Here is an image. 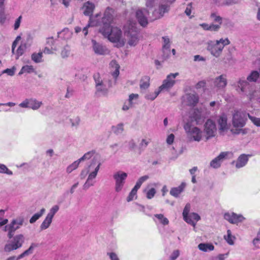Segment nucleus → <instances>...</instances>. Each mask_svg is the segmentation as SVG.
Returning <instances> with one entry per match:
<instances>
[{
	"label": "nucleus",
	"mask_w": 260,
	"mask_h": 260,
	"mask_svg": "<svg viewBox=\"0 0 260 260\" xmlns=\"http://www.w3.org/2000/svg\"><path fill=\"white\" fill-rule=\"evenodd\" d=\"M148 14V11L146 9L139 10L136 12V17L139 24L143 26H146L148 24L147 18L146 15Z\"/></svg>",
	"instance_id": "nucleus-16"
},
{
	"label": "nucleus",
	"mask_w": 260,
	"mask_h": 260,
	"mask_svg": "<svg viewBox=\"0 0 260 260\" xmlns=\"http://www.w3.org/2000/svg\"><path fill=\"white\" fill-rule=\"evenodd\" d=\"M12 243L15 246L17 249H19L22 246L24 242V237L22 234H18L12 237Z\"/></svg>",
	"instance_id": "nucleus-21"
},
{
	"label": "nucleus",
	"mask_w": 260,
	"mask_h": 260,
	"mask_svg": "<svg viewBox=\"0 0 260 260\" xmlns=\"http://www.w3.org/2000/svg\"><path fill=\"white\" fill-rule=\"evenodd\" d=\"M72 32L68 28H65L61 31L58 32V38L63 40H69L71 38Z\"/></svg>",
	"instance_id": "nucleus-26"
},
{
	"label": "nucleus",
	"mask_w": 260,
	"mask_h": 260,
	"mask_svg": "<svg viewBox=\"0 0 260 260\" xmlns=\"http://www.w3.org/2000/svg\"><path fill=\"white\" fill-rule=\"evenodd\" d=\"M24 218L23 216H19L12 220L11 223L5 226V231H8V237L11 239L15 231L23 224Z\"/></svg>",
	"instance_id": "nucleus-5"
},
{
	"label": "nucleus",
	"mask_w": 260,
	"mask_h": 260,
	"mask_svg": "<svg viewBox=\"0 0 260 260\" xmlns=\"http://www.w3.org/2000/svg\"><path fill=\"white\" fill-rule=\"evenodd\" d=\"M224 218L232 224H238L245 219V218L242 215L237 214L234 212L225 213L224 214Z\"/></svg>",
	"instance_id": "nucleus-12"
},
{
	"label": "nucleus",
	"mask_w": 260,
	"mask_h": 260,
	"mask_svg": "<svg viewBox=\"0 0 260 260\" xmlns=\"http://www.w3.org/2000/svg\"><path fill=\"white\" fill-rule=\"evenodd\" d=\"M204 131L207 135V140L215 136L217 129L216 126L214 122L212 120L208 119L204 125Z\"/></svg>",
	"instance_id": "nucleus-10"
},
{
	"label": "nucleus",
	"mask_w": 260,
	"mask_h": 260,
	"mask_svg": "<svg viewBox=\"0 0 260 260\" xmlns=\"http://www.w3.org/2000/svg\"><path fill=\"white\" fill-rule=\"evenodd\" d=\"M234 238H235V237H233L232 236L231 231L230 230H228L227 231V235L224 236V239H225L226 241L230 245H233L234 244L233 239H234Z\"/></svg>",
	"instance_id": "nucleus-49"
},
{
	"label": "nucleus",
	"mask_w": 260,
	"mask_h": 260,
	"mask_svg": "<svg viewBox=\"0 0 260 260\" xmlns=\"http://www.w3.org/2000/svg\"><path fill=\"white\" fill-rule=\"evenodd\" d=\"M210 18L213 21L218 23L217 24H220V26H221L222 18L219 15L215 13H212L210 15Z\"/></svg>",
	"instance_id": "nucleus-42"
},
{
	"label": "nucleus",
	"mask_w": 260,
	"mask_h": 260,
	"mask_svg": "<svg viewBox=\"0 0 260 260\" xmlns=\"http://www.w3.org/2000/svg\"><path fill=\"white\" fill-rule=\"evenodd\" d=\"M191 206L189 203L186 204L185 205L184 210L183 211L182 215L183 217V219L188 224L192 225L193 227H195L196 223L193 220H190L188 216L189 215V211L190 210Z\"/></svg>",
	"instance_id": "nucleus-19"
},
{
	"label": "nucleus",
	"mask_w": 260,
	"mask_h": 260,
	"mask_svg": "<svg viewBox=\"0 0 260 260\" xmlns=\"http://www.w3.org/2000/svg\"><path fill=\"white\" fill-rule=\"evenodd\" d=\"M15 69L13 67L12 69H7L2 72V74L6 73L8 75L12 76L15 74Z\"/></svg>",
	"instance_id": "nucleus-62"
},
{
	"label": "nucleus",
	"mask_w": 260,
	"mask_h": 260,
	"mask_svg": "<svg viewBox=\"0 0 260 260\" xmlns=\"http://www.w3.org/2000/svg\"><path fill=\"white\" fill-rule=\"evenodd\" d=\"M149 142L147 141L146 139H142L141 143L139 144V153H141V151L145 149L148 146Z\"/></svg>",
	"instance_id": "nucleus-52"
},
{
	"label": "nucleus",
	"mask_w": 260,
	"mask_h": 260,
	"mask_svg": "<svg viewBox=\"0 0 260 260\" xmlns=\"http://www.w3.org/2000/svg\"><path fill=\"white\" fill-rule=\"evenodd\" d=\"M59 209L58 205H54L50 209L49 213L47 214V216L53 219L54 215L58 212Z\"/></svg>",
	"instance_id": "nucleus-44"
},
{
	"label": "nucleus",
	"mask_w": 260,
	"mask_h": 260,
	"mask_svg": "<svg viewBox=\"0 0 260 260\" xmlns=\"http://www.w3.org/2000/svg\"><path fill=\"white\" fill-rule=\"evenodd\" d=\"M0 173L12 175L13 172L4 164H0Z\"/></svg>",
	"instance_id": "nucleus-50"
},
{
	"label": "nucleus",
	"mask_w": 260,
	"mask_h": 260,
	"mask_svg": "<svg viewBox=\"0 0 260 260\" xmlns=\"http://www.w3.org/2000/svg\"><path fill=\"white\" fill-rule=\"evenodd\" d=\"M231 132L233 135H239L240 134L245 135L247 133V129L242 128H232L231 129Z\"/></svg>",
	"instance_id": "nucleus-43"
},
{
	"label": "nucleus",
	"mask_w": 260,
	"mask_h": 260,
	"mask_svg": "<svg viewBox=\"0 0 260 260\" xmlns=\"http://www.w3.org/2000/svg\"><path fill=\"white\" fill-rule=\"evenodd\" d=\"M95 166H95V168H94V171L91 172L89 174V175L88 176V178H87V179L90 180V181H92V180H93L94 178H95V177H96V176L97 175L98 172L99 171L100 167V166H101V163L99 162L98 164L97 165H95Z\"/></svg>",
	"instance_id": "nucleus-36"
},
{
	"label": "nucleus",
	"mask_w": 260,
	"mask_h": 260,
	"mask_svg": "<svg viewBox=\"0 0 260 260\" xmlns=\"http://www.w3.org/2000/svg\"><path fill=\"white\" fill-rule=\"evenodd\" d=\"M137 191L138 190L134 188L132 189L128 197H127L126 200L127 202H130L134 200L135 197H136L137 195Z\"/></svg>",
	"instance_id": "nucleus-53"
},
{
	"label": "nucleus",
	"mask_w": 260,
	"mask_h": 260,
	"mask_svg": "<svg viewBox=\"0 0 260 260\" xmlns=\"http://www.w3.org/2000/svg\"><path fill=\"white\" fill-rule=\"evenodd\" d=\"M185 185V183L182 182L179 186L172 188L170 191V194L175 198L179 197L180 193L183 191Z\"/></svg>",
	"instance_id": "nucleus-22"
},
{
	"label": "nucleus",
	"mask_w": 260,
	"mask_h": 260,
	"mask_svg": "<svg viewBox=\"0 0 260 260\" xmlns=\"http://www.w3.org/2000/svg\"><path fill=\"white\" fill-rule=\"evenodd\" d=\"M94 153V152L93 151H89L84 154V155L79 159L80 160L81 162L85 160L89 159L93 156Z\"/></svg>",
	"instance_id": "nucleus-54"
},
{
	"label": "nucleus",
	"mask_w": 260,
	"mask_h": 260,
	"mask_svg": "<svg viewBox=\"0 0 260 260\" xmlns=\"http://www.w3.org/2000/svg\"><path fill=\"white\" fill-rule=\"evenodd\" d=\"M247 116L254 125L260 126V118L252 116L249 114H247Z\"/></svg>",
	"instance_id": "nucleus-55"
},
{
	"label": "nucleus",
	"mask_w": 260,
	"mask_h": 260,
	"mask_svg": "<svg viewBox=\"0 0 260 260\" xmlns=\"http://www.w3.org/2000/svg\"><path fill=\"white\" fill-rule=\"evenodd\" d=\"M154 216L156 217L163 225H167L169 224V220L165 217L162 214H155Z\"/></svg>",
	"instance_id": "nucleus-45"
},
{
	"label": "nucleus",
	"mask_w": 260,
	"mask_h": 260,
	"mask_svg": "<svg viewBox=\"0 0 260 260\" xmlns=\"http://www.w3.org/2000/svg\"><path fill=\"white\" fill-rule=\"evenodd\" d=\"M127 177V174L121 171L114 173L113 177L115 181V190L116 192H119L121 191Z\"/></svg>",
	"instance_id": "nucleus-8"
},
{
	"label": "nucleus",
	"mask_w": 260,
	"mask_h": 260,
	"mask_svg": "<svg viewBox=\"0 0 260 260\" xmlns=\"http://www.w3.org/2000/svg\"><path fill=\"white\" fill-rule=\"evenodd\" d=\"M38 246L39 244L38 243H32L28 249L24 251L17 257L16 256H12L8 257L6 260H19L26 256L32 254L34 249Z\"/></svg>",
	"instance_id": "nucleus-14"
},
{
	"label": "nucleus",
	"mask_w": 260,
	"mask_h": 260,
	"mask_svg": "<svg viewBox=\"0 0 260 260\" xmlns=\"http://www.w3.org/2000/svg\"><path fill=\"white\" fill-rule=\"evenodd\" d=\"M112 131L116 135H119L121 134L123 130V123H119L116 125L112 126L111 127Z\"/></svg>",
	"instance_id": "nucleus-34"
},
{
	"label": "nucleus",
	"mask_w": 260,
	"mask_h": 260,
	"mask_svg": "<svg viewBox=\"0 0 260 260\" xmlns=\"http://www.w3.org/2000/svg\"><path fill=\"white\" fill-rule=\"evenodd\" d=\"M94 8V5L93 4L89 2L85 3L83 7L84 14L86 16H90L93 12Z\"/></svg>",
	"instance_id": "nucleus-25"
},
{
	"label": "nucleus",
	"mask_w": 260,
	"mask_h": 260,
	"mask_svg": "<svg viewBox=\"0 0 260 260\" xmlns=\"http://www.w3.org/2000/svg\"><path fill=\"white\" fill-rule=\"evenodd\" d=\"M184 128L190 140L200 142L202 140V132L200 128L195 126H191L189 124L186 123Z\"/></svg>",
	"instance_id": "nucleus-6"
},
{
	"label": "nucleus",
	"mask_w": 260,
	"mask_h": 260,
	"mask_svg": "<svg viewBox=\"0 0 260 260\" xmlns=\"http://www.w3.org/2000/svg\"><path fill=\"white\" fill-rule=\"evenodd\" d=\"M16 249L17 248L12 242L6 244L4 247V250L6 252H10Z\"/></svg>",
	"instance_id": "nucleus-47"
},
{
	"label": "nucleus",
	"mask_w": 260,
	"mask_h": 260,
	"mask_svg": "<svg viewBox=\"0 0 260 260\" xmlns=\"http://www.w3.org/2000/svg\"><path fill=\"white\" fill-rule=\"evenodd\" d=\"M52 218L47 215L46 218L43 220V221L42 222V223H41V224L40 225L41 230H44L48 229L49 227V226L50 225V224L52 222Z\"/></svg>",
	"instance_id": "nucleus-32"
},
{
	"label": "nucleus",
	"mask_w": 260,
	"mask_h": 260,
	"mask_svg": "<svg viewBox=\"0 0 260 260\" xmlns=\"http://www.w3.org/2000/svg\"><path fill=\"white\" fill-rule=\"evenodd\" d=\"M113 19L112 10L107 8L99 24L101 26L100 32L107 38L110 42L118 43L120 46H123L125 44V41L121 39L122 31L121 29L117 27L111 26Z\"/></svg>",
	"instance_id": "nucleus-1"
},
{
	"label": "nucleus",
	"mask_w": 260,
	"mask_h": 260,
	"mask_svg": "<svg viewBox=\"0 0 260 260\" xmlns=\"http://www.w3.org/2000/svg\"><path fill=\"white\" fill-rule=\"evenodd\" d=\"M96 165V161L94 159L92 160L90 165L89 166V170L86 171L85 170H82L80 173V176L81 179H84L87 175L88 172L90 170L91 168H94Z\"/></svg>",
	"instance_id": "nucleus-38"
},
{
	"label": "nucleus",
	"mask_w": 260,
	"mask_h": 260,
	"mask_svg": "<svg viewBox=\"0 0 260 260\" xmlns=\"http://www.w3.org/2000/svg\"><path fill=\"white\" fill-rule=\"evenodd\" d=\"M22 16H20L16 20L14 25V28L15 30H17L20 26V23L21 22Z\"/></svg>",
	"instance_id": "nucleus-64"
},
{
	"label": "nucleus",
	"mask_w": 260,
	"mask_h": 260,
	"mask_svg": "<svg viewBox=\"0 0 260 260\" xmlns=\"http://www.w3.org/2000/svg\"><path fill=\"white\" fill-rule=\"evenodd\" d=\"M45 209L42 208L38 213H35L29 219L30 223H35L38 219H39L45 213Z\"/></svg>",
	"instance_id": "nucleus-33"
},
{
	"label": "nucleus",
	"mask_w": 260,
	"mask_h": 260,
	"mask_svg": "<svg viewBox=\"0 0 260 260\" xmlns=\"http://www.w3.org/2000/svg\"><path fill=\"white\" fill-rule=\"evenodd\" d=\"M228 117L226 114L222 113L219 117L217 120V123L219 126V131L220 133L224 132L229 128V126L228 124Z\"/></svg>",
	"instance_id": "nucleus-15"
},
{
	"label": "nucleus",
	"mask_w": 260,
	"mask_h": 260,
	"mask_svg": "<svg viewBox=\"0 0 260 260\" xmlns=\"http://www.w3.org/2000/svg\"><path fill=\"white\" fill-rule=\"evenodd\" d=\"M94 182L93 181H91L88 179H87L85 183L84 184L83 186V189L84 190H87L88 189L90 186L94 185Z\"/></svg>",
	"instance_id": "nucleus-60"
},
{
	"label": "nucleus",
	"mask_w": 260,
	"mask_h": 260,
	"mask_svg": "<svg viewBox=\"0 0 260 260\" xmlns=\"http://www.w3.org/2000/svg\"><path fill=\"white\" fill-rule=\"evenodd\" d=\"M240 0H215L218 6H230L239 3Z\"/></svg>",
	"instance_id": "nucleus-29"
},
{
	"label": "nucleus",
	"mask_w": 260,
	"mask_h": 260,
	"mask_svg": "<svg viewBox=\"0 0 260 260\" xmlns=\"http://www.w3.org/2000/svg\"><path fill=\"white\" fill-rule=\"evenodd\" d=\"M247 114L243 111H237L233 115L232 124L235 128H242L246 124Z\"/></svg>",
	"instance_id": "nucleus-7"
},
{
	"label": "nucleus",
	"mask_w": 260,
	"mask_h": 260,
	"mask_svg": "<svg viewBox=\"0 0 260 260\" xmlns=\"http://www.w3.org/2000/svg\"><path fill=\"white\" fill-rule=\"evenodd\" d=\"M92 48L94 53L98 55H104L109 53V50L102 44L92 40Z\"/></svg>",
	"instance_id": "nucleus-13"
},
{
	"label": "nucleus",
	"mask_w": 260,
	"mask_h": 260,
	"mask_svg": "<svg viewBox=\"0 0 260 260\" xmlns=\"http://www.w3.org/2000/svg\"><path fill=\"white\" fill-rule=\"evenodd\" d=\"M230 44L228 38L220 39L219 40L209 41L207 42V49L215 57H218L221 54L224 46Z\"/></svg>",
	"instance_id": "nucleus-2"
},
{
	"label": "nucleus",
	"mask_w": 260,
	"mask_h": 260,
	"mask_svg": "<svg viewBox=\"0 0 260 260\" xmlns=\"http://www.w3.org/2000/svg\"><path fill=\"white\" fill-rule=\"evenodd\" d=\"M180 255V251L178 249L175 250L170 255V260H176Z\"/></svg>",
	"instance_id": "nucleus-57"
},
{
	"label": "nucleus",
	"mask_w": 260,
	"mask_h": 260,
	"mask_svg": "<svg viewBox=\"0 0 260 260\" xmlns=\"http://www.w3.org/2000/svg\"><path fill=\"white\" fill-rule=\"evenodd\" d=\"M93 78L95 83L96 91L106 95L108 92L109 88L111 86V81L107 78H102L99 73L93 75Z\"/></svg>",
	"instance_id": "nucleus-4"
},
{
	"label": "nucleus",
	"mask_w": 260,
	"mask_h": 260,
	"mask_svg": "<svg viewBox=\"0 0 260 260\" xmlns=\"http://www.w3.org/2000/svg\"><path fill=\"white\" fill-rule=\"evenodd\" d=\"M42 105V102L35 99H29V108L34 110H38Z\"/></svg>",
	"instance_id": "nucleus-30"
},
{
	"label": "nucleus",
	"mask_w": 260,
	"mask_h": 260,
	"mask_svg": "<svg viewBox=\"0 0 260 260\" xmlns=\"http://www.w3.org/2000/svg\"><path fill=\"white\" fill-rule=\"evenodd\" d=\"M188 217L190 220H193L196 223L201 219V217L199 215V214L194 212L190 213L189 215L188 216Z\"/></svg>",
	"instance_id": "nucleus-56"
},
{
	"label": "nucleus",
	"mask_w": 260,
	"mask_h": 260,
	"mask_svg": "<svg viewBox=\"0 0 260 260\" xmlns=\"http://www.w3.org/2000/svg\"><path fill=\"white\" fill-rule=\"evenodd\" d=\"M198 248L204 252L212 251L214 249V246L212 244L208 243H200L198 245Z\"/></svg>",
	"instance_id": "nucleus-28"
},
{
	"label": "nucleus",
	"mask_w": 260,
	"mask_h": 260,
	"mask_svg": "<svg viewBox=\"0 0 260 260\" xmlns=\"http://www.w3.org/2000/svg\"><path fill=\"white\" fill-rule=\"evenodd\" d=\"M70 47L69 45L67 44L61 49L60 55L62 58H66L69 56L70 54Z\"/></svg>",
	"instance_id": "nucleus-35"
},
{
	"label": "nucleus",
	"mask_w": 260,
	"mask_h": 260,
	"mask_svg": "<svg viewBox=\"0 0 260 260\" xmlns=\"http://www.w3.org/2000/svg\"><path fill=\"white\" fill-rule=\"evenodd\" d=\"M155 193V189L154 188H152L147 191L146 197L148 199H151L154 196Z\"/></svg>",
	"instance_id": "nucleus-59"
},
{
	"label": "nucleus",
	"mask_w": 260,
	"mask_h": 260,
	"mask_svg": "<svg viewBox=\"0 0 260 260\" xmlns=\"http://www.w3.org/2000/svg\"><path fill=\"white\" fill-rule=\"evenodd\" d=\"M250 155L245 154H241L236 161H233L232 164L236 163V167L238 169L244 167L248 161V157Z\"/></svg>",
	"instance_id": "nucleus-18"
},
{
	"label": "nucleus",
	"mask_w": 260,
	"mask_h": 260,
	"mask_svg": "<svg viewBox=\"0 0 260 260\" xmlns=\"http://www.w3.org/2000/svg\"><path fill=\"white\" fill-rule=\"evenodd\" d=\"M231 152L226 151L221 152L217 157L212 160L210 163L211 167L217 169L221 166V162L226 159Z\"/></svg>",
	"instance_id": "nucleus-11"
},
{
	"label": "nucleus",
	"mask_w": 260,
	"mask_h": 260,
	"mask_svg": "<svg viewBox=\"0 0 260 260\" xmlns=\"http://www.w3.org/2000/svg\"><path fill=\"white\" fill-rule=\"evenodd\" d=\"M33 72H34V69L32 66L26 65L22 67L19 73V75H20L24 73H30Z\"/></svg>",
	"instance_id": "nucleus-41"
},
{
	"label": "nucleus",
	"mask_w": 260,
	"mask_h": 260,
	"mask_svg": "<svg viewBox=\"0 0 260 260\" xmlns=\"http://www.w3.org/2000/svg\"><path fill=\"white\" fill-rule=\"evenodd\" d=\"M163 40L162 45V52L163 58L166 59L170 54V39L167 36H165L162 38Z\"/></svg>",
	"instance_id": "nucleus-17"
},
{
	"label": "nucleus",
	"mask_w": 260,
	"mask_h": 260,
	"mask_svg": "<svg viewBox=\"0 0 260 260\" xmlns=\"http://www.w3.org/2000/svg\"><path fill=\"white\" fill-rule=\"evenodd\" d=\"M19 106L21 108H29V99H25L19 104Z\"/></svg>",
	"instance_id": "nucleus-61"
},
{
	"label": "nucleus",
	"mask_w": 260,
	"mask_h": 260,
	"mask_svg": "<svg viewBox=\"0 0 260 260\" xmlns=\"http://www.w3.org/2000/svg\"><path fill=\"white\" fill-rule=\"evenodd\" d=\"M135 23L129 22L124 26V34L131 46H135L139 42L138 31Z\"/></svg>",
	"instance_id": "nucleus-3"
},
{
	"label": "nucleus",
	"mask_w": 260,
	"mask_h": 260,
	"mask_svg": "<svg viewBox=\"0 0 260 260\" xmlns=\"http://www.w3.org/2000/svg\"><path fill=\"white\" fill-rule=\"evenodd\" d=\"M169 10V8L167 5H161L159 7V9H158V11H159L158 12H159V14L160 15L159 16V17L163 16L164 14L166 12H168Z\"/></svg>",
	"instance_id": "nucleus-48"
},
{
	"label": "nucleus",
	"mask_w": 260,
	"mask_h": 260,
	"mask_svg": "<svg viewBox=\"0 0 260 260\" xmlns=\"http://www.w3.org/2000/svg\"><path fill=\"white\" fill-rule=\"evenodd\" d=\"M191 117L197 122H199L203 118L201 110L195 109L191 114Z\"/></svg>",
	"instance_id": "nucleus-31"
},
{
	"label": "nucleus",
	"mask_w": 260,
	"mask_h": 260,
	"mask_svg": "<svg viewBox=\"0 0 260 260\" xmlns=\"http://www.w3.org/2000/svg\"><path fill=\"white\" fill-rule=\"evenodd\" d=\"M80 160L79 159H78L76 161H75L73 163H72L71 165L69 166L67 168V172L68 173H71L73 171L76 169L79 164L80 163Z\"/></svg>",
	"instance_id": "nucleus-39"
},
{
	"label": "nucleus",
	"mask_w": 260,
	"mask_h": 260,
	"mask_svg": "<svg viewBox=\"0 0 260 260\" xmlns=\"http://www.w3.org/2000/svg\"><path fill=\"white\" fill-rule=\"evenodd\" d=\"M26 47L27 46L26 44H21L19 46L17 50V55L18 56L17 58L23 54L25 49H26Z\"/></svg>",
	"instance_id": "nucleus-51"
},
{
	"label": "nucleus",
	"mask_w": 260,
	"mask_h": 260,
	"mask_svg": "<svg viewBox=\"0 0 260 260\" xmlns=\"http://www.w3.org/2000/svg\"><path fill=\"white\" fill-rule=\"evenodd\" d=\"M42 56L43 52L34 53L31 55V59L36 63L41 62L43 61Z\"/></svg>",
	"instance_id": "nucleus-37"
},
{
	"label": "nucleus",
	"mask_w": 260,
	"mask_h": 260,
	"mask_svg": "<svg viewBox=\"0 0 260 260\" xmlns=\"http://www.w3.org/2000/svg\"><path fill=\"white\" fill-rule=\"evenodd\" d=\"M227 84V80L224 75H221L216 77L214 81V85L218 88H223Z\"/></svg>",
	"instance_id": "nucleus-20"
},
{
	"label": "nucleus",
	"mask_w": 260,
	"mask_h": 260,
	"mask_svg": "<svg viewBox=\"0 0 260 260\" xmlns=\"http://www.w3.org/2000/svg\"><path fill=\"white\" fill-rule=\"evenodd\" d=\"M138 98H139V95L138 94H134V93L131 94L129 95V98H128V103H129V105L131 106H133V100H137L138 99Z\"/></svg>",
	"instance_id": "nucleus-58"
},
{
	"label": "nucleus",
	"mask_w": 260,
	"mask_h": 260,
	"mask_svg": "<svg viewBox=\"0 0 260 260\" xmlns=\"http://www.w3.org/2000/svg\"><path fill=\"white\" fill-rule=\"evenodd\" d=\"M186 101L188 105L195 106L199 102V96L196 94H188L186 96Z\"/></svg>",
	"instance_id": "nucleus-23"
},
{
	"label": "nucleus",
	"mask_w": 260,
	"mask_h": 260,
	"mask_svg": "<svg viewBox=\"0 0 260 260\" xmlns=\"http://www.w3.org/2000/svg\"><path fill=\"white\" fill-rule=\"evenodd\" d=\"M200 26L205 30L211 31H217L220 28V24H215L213 23L207 24L206 23H201Z\"/></svg>",
	"instance_id": "nucleus-24"
},
{
	"label": "nucleus",
	"mask_w": 260,
	"mask_h": 260,
	"mask_svg": "<svg viewBox=\"0 0 260 260\" xmlns=\"http://www.w3.org/2000/svg\"><path fill=\"white\" fill-rule=\"evenodd\" d=\"M150 86V77L147 76L143 77L140 81V88L141 91L147 89Z\"/></svg>",
	"instance_id": "nucleus-27"
},
{
	"label": "nucleus",
	"mask_w": 260,
	"mask_h": 260,
	"mask_svg": "<svg viewBox=\"0 0 260 260\" xmlns=\"http://www.w3.org/2000/svg\"><path fill=\"white\" fill-rule=\"evenodd\" d=\"M178 73H171L167 76L166 79L163 81L162 84L158 88L159 90L161 92L168 91L171 89L175 84V78L178 76Z\"/></svg>",
	"instance_id": "nucleus-9"
},
{
	"label": "nucleus",
	"mask_w": 260,
	"mask_h": 260,
	"mask_svg": "<svg viewBox=\"0 0 260 260\" xmlns=\"http://www.w3.org/2000/svg\"><path fill=\"white\" fill-rule=\"evenodd\" d=\"M160 92V91L158 89V90H156L153 93H149L146 94L145 98L147 100L153 101Z\"/></svg>",
	"instance_id": "nucleus-46"
},
{
	"label": "nucleus",
	"mask_w": 260,
	"mask_h": 260,
	"mask_svg": "<svg viewBox=\"0 0 260 260\" xmlns=\"http://www.w3.org/2000/svg\"><path fill=\"white\" fill-rule=\"evenodd\" d=\"M260 95L259 92L258 91L254 90L251 92H250L248 95V97L250 101H257L259 99V95Z\"/></svg>",
	"instance_id": "nucleus-40"
},
{
	"label": "nucleus",
	"mask_w": 260,
	"mask_h": 260,
	"mask_svg": "<svg viewBox=\"0 0 260 260\" xmlns=\"http://www.w3.org/2000/svg\"><path fill=\"white\" fill-rule=\"evenodd\" d=\"M57 51V49L56 48L51 47V49H49L46 47L43 50V52L45 54H51L54 53V51Z\"/></svg>",
	"instance_id": "nucleus-63"
}]
</instances>
